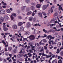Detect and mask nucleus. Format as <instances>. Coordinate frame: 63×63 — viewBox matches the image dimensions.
<instances>
[{
  "instance_id": "1",
  "label": "nucleus",
  "mask_w": 63,
  "mask_h": 63,
  "mask_svg": "<svg viewBox=\"0 0 63 63\" xmlns=\"http://www.w3.org/2000/svg\"><path fill=\"white\" fill-rule=\"evenodd\" d=\"M27 38H29L31 41H33L35 40V38L34 35H31L30 36L28 37Z\"/></svg>"
},
{
  "instance_id": "2",
  "label": "nucleus",
  "mask_w": 63,
  "mask_h": 63,
  "mask_svg": "<svg viewBox=\"0 0 63 63\" xmlns=\"http://www.w3.org/2000/svg\"><path fill=\"white\" fill-rule=\"evenodd\" d=\"M48 6H49V4H47V5H43L42 7V9L43 10H45L47 9Z\"/></svg>"
},
{
  "instance_id": "3",
  "label": "nucleus",
  "mask_w": 63,
  "mask_h": 63,
  "mask_svg": "<svg viewBox=\"0 0 63 63\" xmlns=\"http://www.w3.org/2000/svg\"><path fill=\"white\" fill-rule=\"evenodd\" d=\"M6 13L5 10L4 9L1 10L0 11V15H4Z\"/></svg>"
},
{
  "instance_id": "4",
  "label": "nucleus",
  "mask_w": 63,
  "mask_h": 63,
  "mask_svg": "<svg viewBox=\"0 0 63 63\" xmlns=\"http://www.w3.org/2000/svg\"><path fill=\"white\" fill-rule=\"evenodd\" d=\"M38 16L40 17H41V18H43V15L42 14V13L41 12L39 13H38Z\"/></svg>"
},
{
  "instance_id": "5",
  "label": "nucleus",
  "mask_w": 63,
  "mask_h": 63,
  "mask_svg": "<svg viewBox=\"0 0 63 63\" xmlns=\"http://www.w3.org/2000/svg\"><path fill=\"white\" fill-rule=\"evenodd\" d=\"M4 21V17L2 16L0 17V21L3 22Z\"/></svg>"
},
{
  "instance_id": "6",
  "label": "nucleus",
  "mask_w": 63,
  "mask_h": 63,
  "mask_svg": "<svg viewBox=\"0 0 63 63\" xmlns=\"http://www.w3.org/2000/svg\"><path fill=\"white\" fill-rule=\"evenodd\" d=\"M12 27L13 29H17V26L16 25H14L12 26Z\"/></svg>"
},
{
  "instance_id": "7",
  "label": "nucleus",
  "mask_w": 63,
  "mask_h": 63,
  "mask_svg": "<svg viewBox=\"0 0 63 63\" xmlns=\"http://www.w3.org/2000/svg\"><path fill=\"white\" fill-rule=\"evenodd\" d=\"M41 6V4H38L36 5V7L37 8V9H39V8H40V7Z\"/></svg>"
},
{
  "instance_id": "8",
  "label": "nucleus",
  "mask_w": 63,
  "mask_h": 63,
  "mask_svg": "<svg viewBox=\"0 0 63 63\" xmlns=\"http://www.w3.org/2000/svg\"><path fill=\"white\" fill-rule=\"evenodd\" d=\"M20 30L21 31H24V27L23 26H21L20 28Z\"/></svg>"
},
{
  "instance_id": "9",
  "label": "nucleus",
  "mask_w": 63,
  "mask_h": 63,
  "mask_svg": "<svg viewBox=\"0 0 63 63\" xmlns=\"http://www.w3.org/2000/svg\"><path fill=\"white\" fill-rule=\"evenodd\" d=\"M23 24V23L22 22H19L18 23V26H21Z\"/></svg>"
},
{
  "instance_id": "10",
  "label": "nucleus",
  "mask_w": 63,
  "mask_h": 63,
  "mask_svg": "<svg viewBox=\"0 0 63 63\" xmlns=\"http://www.w3.org/2000/svg\"><path fill=\"white\" fill-rule=\"evenodd\" d=\"M27 25L28 27H30V26L31 25H30V22H28L27 23Z\"/></svg>"
},
{
  "instance_id": "11",
  "label": "nucleus",
  "mask_w": 63,
  "mask_h": 63,
  "mask_svg": "<svg viewBox=\"0 0 63 63\" xmlns=\"http://www.w3.org/2000/svg\"><path fill=\"white\" fill-rule=\"evenodd\" d=\"M6 11L7 13H10V12H11V11H10V10L8 9H6Z\"/></svg>"
},
{
  "instance_id": "12",
  "label": "nucleus",
  "mask_w": 63,
  "mask_h": 63,
  "mask_svg": "<svg viewBox=\"0 0 63 63\" xmlns=\"http://www.w3.org/2000/svg\"><path fill=\"white\" fill-rule=\"evenodd\" d=\"M57 61L56 60H54L52 62V63H57Z\"/></svg>"
},
{
  "instance_id": "13",
  "label": "nucleus",
  "mask_w": 63,
  "mask_h": 63,
  "mask_svg": "<svg viewBox=\"0 0 63 63\" xmlns=\"http://www.w3.org/2000/svg\"><path fill=\"white\" fill-rule=\"evenodd\" d=\"M3 30L4 31H6L7 30H8V29L7 28H3Z\"/></svg>"
},
{
  "instance_id": "14",
  "label": "nucleus",
  "mask_w": 63,
  "mask_h": 63,
  "mask_svg": "<svg viewBox=\"0 0 63 63\" xmlns=\"http://www.w3.org/2000/svg\"><path fill=\"white\" fill-rule=\"evenodd\" d=\"M12 47H8V50L9 51H10V50H11L12 49Z\"/></svg>"
},
{
  "instance_id": "15",
  "label": "nucleus",
  "mask_w": 63,
  "mask_h": 63,
  "mask_svg": "<svg viewBox=\"0 0 63 63\" xmlns=\"http://www.w3.org/2000/svg\"><path fill=\"white\" fill-rule=\"evenodd\" d=\"M13 52L14 53H16V52H17V50H16V49H14V50Z\"/></svg>"
},
{
  "instance_id": "16",
  "label": "nucleus",
  "mask_w": 63,
  "mask_h": 63,
  "mask_svg": "<svg viewBox=\"0 0 63 63\" xmlns=\"http://www.w3.org/2000/svg\"><path fill=\"white\" fill-rule=\"evenodd\" d=\"M33 19V17H30L29 18V20L30 21H32V20Z\"/></svg>"
},
{
  "instance_id": "17",
  "label": "nucleus",
  "mask_w": 63,
  "mask_h": 63,
  "mask_svg": "<svg viewBox=\"0 0 63 63\" xmlns=\"http://www.w3.org/2000/svg\"><path fill=\"white\" fill-rule=\"evenodd\" d=\"M25 33L26 35H29V32L28 31L25 32Z\"/></svg>"
},
{
  "instance_id": "18",
  "label": "nucleus",
  "mask_w": 63,
  "mask_h": 63,
  "mask_svg": "<svg viewBox=\"0 0 63 63\" xmlns=\"http://www.w3.org/2000/svg\"><path fill=\"white\" fill-rule=\"evenodd\" d=\"M24 8H26V6H23V7L21 8V10L22 11H23V10H24L25 9Z\"/></svg>"
},
{
  "instance_id": "19",
  "label": "nucleus",
  "mask_w": 63,
  "mask_h": 63,
  "mask_svg": "<svg viewBox=\"0 0 63 63\" xmlns=\"http://www.w3.org/2000/svg\"><path fill=\"white\" fill-rule=\"evenodd\" d=\"M33 22H36V18H34L33 19Z\"/></svg>"
},
{
  "instance_id": "20",
  "label": "nucleus",
  "mask_w": 63,
  "mask_h": 63,
  "mask_svg": "<svg viewBox=\"0 0 63 63\" xmlns=\"http://www.w3.org/2000/svg\"><path fill=\"white\" fill-rule=\"evenodd\" d=\"M5 54L6 56H8L9 55V52H6L5 53Z\"/></svg>"
},
{
  "instance_id": "21",
  "label": "nucleus",
  "mask_w": 63,
  "mask_h": 63,
  "mask_svg": "<svg viewBox=\"0 0 63 63\" xmlns=\"http://www.w3.org/2000/svg\"><path fill=\"white\" fill-rule=\"evenodd\" d=\"M25 2L27 3H28L30 2V0H26Z\"/></svg>"
},
{
  "instance_id": "22",
  "label": "nucleus",
  "mask_w": 63,
  "mask_h": 63,
  "mask_svg": "<svg viewBox=\"0 0 63 63\" xmlns=\"http://www.w3.org/2000/svg\"><path fill=\"white\" fill-rule=\"evenodd\" d=\"M18 18L19 19H21L22 18V17H21V16H18Z\"/></svg>"
},
{
  "instance_id": "23",
  "label": "nucleus",
  "mask_w": 63,
  "mask_h": 63,
  "mask_svg": "<svg viewBox=\"0 0 63 63\" xmlns=\"http://www.w3.org/2000/svg\"><path fill=\"white\" fill-rule=\"evenodd\" d=\"M43 41L44 43H47V40L45 39H44L43 40Z\"/></svg>"
},
{
  "instance_id": "24",
  "label": "nucleus",
  "mask_w": 63,
  "mask_h": 63,
  "mask_svg": "<svg viewBox=\"0 0 63 63\" xmlns=\"http://www.w3.org/2000/svg\"><path fill=\"white\" fill-rule=\"evenodd\" d=\"M31 9L32 10H34L35 9V7L33 6H32Z\"/></svg>"
},
{
  "instance_id": "25",
  "label": "nucleus",
  "mask_w": 63,
  "mask_h": 63,
  "mask_svg": "<svg viewBox=\"0 0 63 63\" xmlns=\"http://www.w3.org/2000/svg\"><path fill=\"white\" fill-rule=\"evenodd\" d=\"M21 57L20 55V54H18L17 56V57L18 58H20Z\"/></svg>"
},
{
  "instance_id": "26",
  "label": "nucleus",
  "mask_w": 63,
  "mask_h": 63,
  "mask_svg": "<svg viewBox=\"0 0 63 63\" xmlns=\"http://www.w3.org/2000/svg\"><path fill=\"white\" fill-rule=\"evenodd\" d=\"M58 15V13L56 12L54 14V16H56Z\"/></svg>"
},
{
  "instance_id": "27",
  "label": "nucleus",
  "mask_w": 63,
  "mask_h": 63,
  "mask_svg": "<svg viewBox=\"0 0 63 63\" xmlns=\"http://www.w3.org/2000/svg\"><path fill=\"white\" fill-rule=\"evenodd\" d=\"M43 32H45V33H47V31L45 30V29H43Z\"/></svg>"
},
{
  "instance_id": "28",
  "label": "nucleus",
  "mask_w": 63,
  "mask_h": 63,
  "mask_svg": "<svg viewBox=\"0 0 63 63\" xmlns=\"http://www.w3.org/2000/svg\"><path fill=\"white\" fill-rule=\"evenodd\" d=\"M43 53H41V54L42 55V56H45V54L44 53V51H43Z\"/></svg>"
},
{
  "instance_id": "29",
  "label": "nucleus",
  "mask_w": 63,
  "mask_h": 63,
  "mask_svg": "<svg viewBox=\"0 0 63 63\" xmlns=\"http://www.w3.org/2000/svg\"><path fill=\"white\" fill-rule=\"evenodd\" d=\"M11 19L12 20H13L14 19V17L13 16H11Z\"/></svg>"
},
{
  "instance_id": "30",
  "label": "nucleus",
  "mask_w": 63,
  "mask_h": 63,
  "mask_svg": "<svg viewBox=\"0 0 63 63\" xmlns=\"http://www.w3.org/2000/svg\"><path fill=\"white\" fill-rule=\"evenodd\" d=\"M60 54L62 56H63V51L61 52Z\"/></svg>"
},
{
  "instance_id": "31",
  "label": "nucleus",
  "mask_w": 63,
  "mask_h": 63,
  "mask_svg": "<svg viewBox=\"0 0 63 63\" xmlns=\"http://www.w3.org/2000/svg\"><path fill=\"white\" fill-rule=\"evenodd\" d=\"M5 18L7 19V20H8L9 19V18L8 16H6L5 17Z\"/></svg>"
},
{
  "instance_id": "32",
  "label": "nucleus",
  "mask_w": 63,
  "mask_h": 63,
  "mask_svg": "<svg viewBox=\"0 0 63 63\" xmlns=\"http://www.w3.org/2000/svg\"><path fill=\"white\" fill-rule=\"evenodd\" d=\"M16 15V14L15 13H13L12 14V16H15Z\"/></svg>"
},
{
  "instance_id": "33",
  "label": "nucleus",
  "mask_w": 63,
  "mask_h": 63,
  "mask_svg": "<svg viewBox=\"0 0 63 63\" xmlns=\"http://www.w3.org/2000/svg\"><path fill=\"white\" fill-rule=\"evenodd\" d=\"M55 32V31L54 30H51V32H53V33H54Z\"/></svg>"
},
{
  "instance_id": "34",
  "label": "nucleus",
  "mask_w": 63,
  "mask_h": 63,
  "mask_svg": "<svg viewBox=\"0 0 63 63\" xmlns=\"http://www.w3.org/2000/svg\"><path fill=\"white\" fill-rule=\"evenodd\" d=\"M44 50V49L43 48L42 49L40 50V52H42V51H43Z\"/></svg>"
},
{
  "instance_id": "35",
  "label": "nucleus",
  "mask_w": 63,
  "mask_h": 63,
  "mask_svg": "<svg viewBox=\"0 0 63 63\" xmlns=\"http://www.w3.org/2000/svg\"><path fill=\"white\" fill-rule=\"evenodd\" d=\"M46 52L47 53H48L49 52V50L47 49L46 50Z\"/></svg>"
},
{
  "instance_id": "36",
  "label": "nucleus",
  "mask_w": 63,
  "mask_h": 63,
  "mask_svg": "<svg viewBox=\"0 0 63 63\" xmlns=\"http://www.w3.org/2000/svg\"><path fill=\"white\" fill-rule=\"evenodd\" d=\"M48 13L47 14V15L48 16H49V14H50V11H48Z\"/></svg>"
},
{
  "instance_id": "37",
  "label": "nucleus",
  "mask_w": 63,
  "mask_h": 63,
  "mask_svg": "<svg viewBox=\"0 0 63 63\" xmlns=\"http://www.w3.org/2000/svg\"><path fill=\"white\" fill-rule=\"evenodd\" d=\"M42 13V14H43V15H44V16H46V14L44 12H43Z\"/></svg>"
},
{
  "instance_id": "38",
  "label": "nucleus",
  "mask_w": 63,
  "mask_h": 63,
  "mask_svg": "<svg viewBox=\"0 0 63 63\" xmlns=\"http://www.w3.org/2000/svg\"><path fill=\"white\" fill-rule=\"evenodd\" d=\"M44 47V49H47V46H45Z\"/></svg>"
},
{
  "instance_id": "39",
  "label": "nucleus",
  "mask_w": 63,
  "mask_h": 63,
  "mask_svg": "<svg viewBox=\"0 0 63 63\" xmlns=\"http://www.w3.org/2000/svg\"><path fill=\"white\" fill-rule=\"evenodd\" d=\"M42 41H41L39 43V45H42Z\"/></svg>"
},
{
  "instance_id": "40",
  "label": "nucleus",
  "mask_w": 63,
  "mask_h": 63,
  "mask_svg": "<svg viewBox=\"0 0 63 63\" xmlns=\"http://www.w3.org/2000/svg\"><path fill=\"white\" fill-rule=\"evenodd\" d=\"M5 51H8V50L7 49V48L6 47H5Z\"/></svg>"
},
{
  "instance_id": "41",
  "label": "nucleus",
  "mask_w": 63,
  "mask_h": 63,
  "mask_svg": "<svg viewBox=\"0 0 63 63\" xmlns=\"http://www.w3.org/2000/svg\"><path fill=\"white\" fill-rule=\"evenodd\" d=\"M3 60V58L0 57V61H1Z\"/></svg>"
},
{
  "instance_id": "42",
  "label": "nucleus",
  "mask_w": 63,
  "mask_h": 63,
  "mask_svg": "<svg viewBox=\"0 0 63 63\" xmlns=\"http://www.w3.org/2000/svg\"><path fill=\"white\" fill-rule=\"evenodd\" d=\"M34 13V12H33V13L32 14V16H34V15H35V14Z\"/></svg>"
},
{
  "instance_id": "43",
  "label": "nucleus",
  "mask_w": 63,
  "mask_h": 63,
  "mask_svg": "<svg viewBox=\"0 0 63 63\" xmlns=\"http://www.w3.org/2000/svg\"><path fill=\"white\" fill-rule=\"evenodd\" d=\"M51 14H52V13L53 12V9H52V7H51Z\"/></svg>"
},
{
  "instance_id": "44",
  "label": "nucleus",
  "mask_w": 63,
  "mask_h": 63,
  "mask_svg": "<svg viewBox=\"0 0 63 63\" xmlns=\"http://www.w3.org/2000/svg\"><path fill=\"white\" fill-rule=\"evenodd\" d=\"M37 25H38V24L36 23L33 26H37Z\"/></svg>"
},
{
  "instance_id": "45",
  "label": "nucleus",
  "mask_w": 63,
  "mask_h": 63,
  "mask_svg": "<svg viewBox=\"0 0 63 63\" xmlns=\"http://www.w3.org/2000/svg\"><path fill=\"white\" fill-rule=\"evenodd\" d=\"M50 25V22H48V23L47 25L48 26H49V25Z\"/></svg>"
},
{
  "instance_id": "46",
  "label": "nucleus",
  "mask_w": 63,
  "mask_h": 63,
  "mask_svg": "<svg viewBox=\"0 0 63 63\" xmlns=\"http://www.w3.org/2000/svg\"><path fill=\"white\" fill-rule=\"evenodd\" d=\"M54 21V19H52L51 21V22H52V21Z\"/></svg>"
},
{
  "instance_id": "47",
  "label": "nucleus",
  "mask_w": 63,
  "mask_h": 63,
  "mask_svg": "<svg viewBox=\"0 0 63 63\" xmlns=\"http://www.w3.org/2000/svg\"><path fill=\"white\" fill-rule=\"evenodd\" d=\"M53 25H54V24H51L50 25V26L51 27L53 26Z\"/></svg>"
},
{
  "instance_id": "48",
  "label": "nucleus",
  "mask_w": 63,
  "mask_h": 63,
  "mask_svg": "<svg viewBox=\"0 0 63 63\" xmlns=\"http://www.w3.org/2000/svg\"><path fill=\"white\" fill-rule=\"evenodd\" d=\"M23 40L24 41L25 40H27V38H24L23 39Z\"/></svg>"
},
{
  "instance_id": "49",
  "label": "nucleus",
  "mask_w": 63,
  "mask_h": 63,
  "mask_svg": "<svg viewBox=\"0 0 63 63\" xmlns=\"http://www.w3.org/2000/svg\"><path fill=\"white\" fill-rule=\"evenodd\" d=\"M20 56L21 57H22L23 56V54H20Z\"/></svg>"
},
{
  "instance_id": "50",
  "label": "nucleus",
  "mask_w": 63,
  "mask_h": 63,
  "mask_svg": "<svg viewBox=\"0 0 63 63\" xmlns=\"http://www.w3.org/2000/svg\"><path fill=\"white\" fill-rule=\"evenodd\" d=\"M29 13H30V14H32L33 13L31 11H30V12H29Z\"/></svg>"
},
{
  "instance_id": "51",
  "label": "nucleus",
  "mask_w": 63,
  "mask_h": 63,
  "mask_svg": "<svg viewBox=\"0 0 63 63\" xmlns=\"http://www.w3.org/2000/svg\"><path fill=\"white\" fill-rule=\"evenodd\" d=\"M30 47V46H28L27 47V49H28V48H29Z\"/></svg>"
},
{
  "instance_id": "52",
  "label": "nucleus",
  "mask_w": 63,
  "mask_h": 63,
  "mask_svg": "<svg viewBox=\"0 0 63 63\" xmlns=\"http://www.w3.org/2000/svg\"><path fill=\"white\" fill-rule=\"evenodd\" d=\"M22 50H21V51H20L19 53H20V54H21L22 53Z\"/></svg>"
},
{
  "instance_id": "53",
  "label": "nucleus",
  "mask_w": 63,
  "mask_h": 63,
  "mask_svg": "<svg viewBox=\"0 0 63 63\" xmlns=\"http://www.w3.org/2000/svg\"><path fill=\"white\" fill-rule=\"evenodd\" d=\"M2 7L3 8H6V6H2Z\"/></svg>"
},
{
  "instance_id": "54",
  "label": "nucleus",
  "mask_w": 63,
  "mask_h": 63,
  "mask_svg": "<svg viewBox=\"0 0 63 63\" xmlns=\"http://www.w3.org/2000/svg\"><path fill=\"white\" fill-rule=\"evenodd\" d=\"M51 41L50 40V41H49V45H50V44H51Z\"/></svg>"
},
{
  "instance_id": "55",
  "label": "nucleus",
  "mask_w": 63,
  "mask_h": 63,
  "mask_svg": "<svg viewBox=\"0 0 63 63\" xmlns=\"http://www.w3.org/2000/svg\"><path fill=\"white\" fill-rule=\"evenodd\" d=\"M10 11H13V8H10Z\"/></svg>"
},
{
  "instance_id": "56",
  "label": "nucleus",
  "mask_w": 63,
  "mask_h": 63,
  "mask_svg": "<svg viewBox=\"0 0 63 63\" xmlns=\"http://www.w3.org/2000/svg\"><path fill=\"white\" fill-rule=\"evenodd\" d=\"M37 26H39V27L41 26V25H40L39 23H38L37 24Z\"/></svg>"
},
{
  "instance_id": "57",
  "label": "nucleus",
  "mask_w": 63,
  "mask_h": 63,
  "mask_svg": "<svg viewBox=\"0 0 63 63\" xmlns=\"http://www.w3.org/2000/svg\"><path fill=\"white\" fill-rule=\"evenodd\" d=\"M37 45L38 47H39V43H37Z\"/></svg>"
},
{
  "instance_id": "58",
  "label": "nucleus",
  "mask_w": 63,
  "mask_h": 63,
  "mask_svg": "<svg viewBox=\"0 0 63 63\" xmlns=\"http://www.w3.org/2000/svg\"><path fill=\"white\" fill-rule=\"evenodd\" d=\"M55 23H58V21H57L56 20L55 21Z\"/></svg>"
},
{
  "instance_id": "59",
  "label": "nucleus",
  "mask_w": 63,
  "mask_h": 63,
  "mask_svg": "<svg viewBox=\"0 0 63 63\" xmlns=\"http://www.w3.org/2000/svg\"><path fill=\"white\" fill-rule=\"evenodd\" d=\"M61 23H60V24H59V26H60V27H62V25H61Z\"/></svg>"
},
{
  "instance_id": "60",
  "label": "nucleus",
  "mask_w": 63,
  "mask_h": 63,
  "mask_svg": "<svg viewBox=\"0 0 63 63\" xmlns=\"http://www.w3.org/2000/svg\"><path fill=\"white\" fill-rule=\"evenodd\" d=\"M62 63V61L60 62L59 61H58V63Z\"/></svg>"
},
{
  "instance_id": "61",
  "label": "nucleus",
  "mask_w": 63,
  "mask_h": 63,
  "mask_svg": "<svg viewBox=\"0 0 63 63\" xmlns=\"http://www.w3.org/2000/svg\"><path fill=\"white\" fill-rule=\"evenodd\" d=\"M59 52H59V51H57L56 52V53L58 54V53H59Z\"/></svg>"
},
{
  "instance_id": "62",
  "label": "nucleus",
  "mask_w": 63,
  "mask_h": 63,
  "mask_svg": "<svg viewBox=\"0 0 63 63\" xmlns=\"http://www.w3.org/2000/svg\"><path fill=\"white\" fill-rule=\"evenodd\" d=\"M44 37H47V35H46V34H44Z\"/></svg>"
},
{
  "instance_id": "63",
  "label": "nucleus",
  "mask_w": 63,
  "mask_h": 63,
  "mask_svg": "<svg viewBox=\"0 0 63 63\" xmlns=\"http://www.w3.org/2000/svg\"><path fill=\"white\" fill-rule=\"evenodd\" d=\"M47 32L48 33H49V32H51V30L48 31Z\"/></svg>"
},
{
  "instance_id": "64",
  "label": "nucleus",
  "mask_w": 63,
  "mask_h": 63,
  "mask_svg": "<svg viewBox=\"0 0 63 63\" xmlns=\"http://www.w3.org/2000/svg\"><path fill=\"white\" fill-rule=\"evenodd\" d=\"M55 57V56L54 55H53L52 56V58H54Z\"/></svg>"
}]
</instances>
